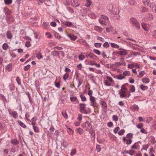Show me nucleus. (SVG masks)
<instances>
[{
  "instance_id": "nucleus-1",
  "label": "nucleus",
  "mask_w": 156,
  "mask_h": 156,
  "mask_svg": "<svg viewBox=\"0 0 156 156\" xmlns=\"http://www.w3.org/2000/svg\"><path fill=\"white\" fill-rule=\"evenodd\" d=\"M111 13L114 15H115L117 19H119L120 16L119 15V10L118 7H116L113 8L111 11Z\"/></svg>"
},
{
  "instance_id": "nucleus-2",
  "label": "nucleus",
  "mask_w": 156,
  "mask_h": 156,
  "mask_svg": "<svg viewBox=\"0 0 156 156\" xmlns=\"http://www.w3.org/2000/svg\"><path fill=\"white\" fill-rule=\"evenodd\" d=\"M130 23L135 26L136 29H139L140 28V25L137 20L134 18H132L130 19Z\"/></svg>"
},
{
  "instance_id": "nucleus-3",
  "label": "nucleus",
  "mask_w": 156,
  "mask_h": 156,
  "mask_svg": "<svg viewBox=\"0 0 156 156\" xmlns=\"http://www.w3.org/2000/svg\"><path fill=\"white\" fill-rule=\"evenodd\" d=\"M117 54L121 56L126 55L128 54V51L125 50L119 51H115L113 53V55H117Z\"/></svg>"
},
{
  "instance_id": "nucleus-4",
  "label": "nucleus",
  "mask_w": 156,
  "mask_h": 156,
  "mask_svg": "<svg viewBox=\"0 0 156 156\" xmlns=\"http://www.w3.org/2000/svg\"><path fill=\"white\" fill-rule=\"evenodd\" d=\"M126 92L119 90V95L120 97L121 98H123L126 97L129 98L130 96V95L127 96L126 93Z\"/></svg>"
},
{
  "instance_id": "nucleus-5",
  "label": "nucleus",
  "mask_w": 156,
  "mask_h": 156,
  "mask_svg": "<svg viewBox=\"0 0 156 156\" xmlns=\"http://www.w3.org/2000/svg\"><path fill=\"white\" fill-rule=\"evenodd\" d=\"M142 28L145 31H148L149 30L150 27V25L149 24H146L145 23H142Z\"/></svg>"
},
{
  "instance_id": "nucleus-6",
  "label": "nucleus",
  "mask_w": 156,
  "mask_h": 156,
  "mask_svg": "<svg viewBox=\"0 0 156 156\" xmlns=\"http://www.w3.org/2000/svg\"><path fill=\"white\" fill-rule=\"evenodd\" d=\"M8 112L9 114L11 116H12L13 118H16L18 116V114L16 112L13 111L12 112L11 109H8Z\"/></svg>"
},
{
  "instance_id": "nucleus-7",
  "label": "nucleus",
  "mask_w": 156,
  "mask_h": 156,
  "mask_svg": "<svg viewBox=\"0 0 156 156\" xmlns=\"http://www.w3.org/2000/svg\"><path fill=\"white\" fill-rule=\"evenodd\" d=\"M3 11L6 15V16H8L11 14V11L6 7L3 8Z\"/></svg>"
},
{
  "instance_id": "nucleus-8",
  "label": "nucleus",
  "mask_w": 156,
  "mask_h": 156,
  "mask_svg": "<svg viewBox=\"0 0 156 156\" xmlns=\"http://www.w3.org/2000/svg\"><path fill=\"white\" fill-rule=\"evenodd\" d=\"M87 127L86 129V131H89L90 130L92 129V125L88 121H86Z\"/></svg>"
},
{
  "instance_id": "nucleus-9",
  "label": "nucleus",
  "mask_w": 156,
  "mask_h": 156,
  "mask_svg": "<svg viewBox=\"0 0 156 156\" xmlns=\"http://www.w3.org/2000/svg\"><path fill=\"white\" fill-rule=\"evenodd\" d=\"M150 7L152 10L156 13V4L154 2L151 3L150 5Z\"/></svg>"
},
{
  "instance_id": "nucleus-10",
  "label": "nucleus",
  "mask_w": 156,
  "mask_h": 156,
  "mask_svg": "<svg viewBox=\"0 0 156 156\" xmlns=\"http://www.w3.org/2000/svg\"><path fill=\"white\" fill-rule=\"evenodd\" d=\"M138 142H136L131 147V148L132 149H139L140 148V145L138 144Z\"/></svg>"
},
{
  "instance_id": "nucleus-11",
  "label": "nucleus",
  "mask_w": 156,
  "mask_h": 156,
  "mask_svg": "<svg viewBox=\"0 0 156 156\" xmlns=\"http://www.w3.org/2000/svg\"><path fill=\"white\" fill-rule=\"evenodd\" d=\"M90 100L91 102L90 105L93 106H94L96 104V100L95 98L93 96L90 97Z\"/></svg>"
},
{
  "instance_id": "nucleus-12",
  "label": "nucleus",
  "mask_w": 156,
  "mask_h": 156,
  "mask_svg": "<svg viewBox=\"0 0 156 156\" xmlns=\"http://www.w3.org/2000/svg\"><path fill=\"white\" fill-rule=\"evenodd\" d=\"M153 16L152 14H148L145 17V18H146V19H145V20L147 21L151 20H152L153 19Z\"/></svg>"
},
{
  "instance_id": "nucleus-13",
  "label": "nucleus",
  "mask_w": 156,
  "mask_h": 156,
  "mask_svg": "<svg viewBox=\"0 0 156 156\" xmlns=\"http://www.w3.org/2000/svg\"><path fill=\"white\" fill-rule=\"evenodd\" d=\"M6 20L9 22H12L14 21L13 17L11 15V14L8 16H5Z\"/></svg>"
},
{
  "instance_id": "nucleus-14",
  "label": "nucleus",
  "mask_w": 156,
  "mask_h": 156,
  "mask_svg": "<svg viewBox=\"0 0 156 156\" xmlns=\"http://www.w3.org/2000/svg\"><path fill=\"white\" fill-rule=\"evenodd\" d=\"M5 69L9 72L12 71V64L9 63L7 64L6 66Z\"/></svg>"
},
{
  "instance_id": "nucleus-15",
  "label": "nucleus",
  "mask_w": 156,
  "mask_h": 156,
  "mask_svg": "<svg viewBox=\"0 0 156 156\" xmlns=\"http://www.w3.org/2000/svg\"><path fill=\"white\" fill-rule=\"evenodd\" d=\"M71 41H75L77 39V37L72 34H67V35Z\"/></svg>"
},
{
  "instance_id": "nucleus-16",
  "label": "nucleus",
  "mask_w": 156,
  "mask_h": 156,
  "mask_svg": "<svg viewBox=\"0 0 156 156\" xmlns=\"http://www.w3.org/2000/svg\"><path fill=\"white\" fill-rule=\"evenodd\" d=\"M139 107L138 105L136 104H134L131 107V109L134 111H137L139 109Z\"/></svg>"
},
{
  "instance_id": "nucleus-17",
  "label": "nucleus",
  "mask_w": 156,
  "mask_h": 156,
  "mask_svg": "<svg viewBox=\"0 0 156 156\" xmlns=\"http://www.w3.org/2000/svg\"><path fill=\"white\" fill-rule=\"evenodd\" d=\"M94 29L95 31H97L99 33H101L102 31V28L97 26H95L94 27Z\"/></svg>"
},
{
  "instance_id": "nucleus-18",
  "label": "nucleus",
  "mask_w": 156,
  "mask_h": 156,
  "mask_svg": "<svg viewBox=\"0 0 156 156\" xmlns=\"http://www.w3.org/2000/svg\"><path fill=\"white\" fill-rule=\"evenodd\" d=\"M37 119L36 117H33L31 119L30 122L31 123L32 125L34 126L36 124V121Z\"/></svg>"
},
{
  "instance_id": "nucleus-19",
  "label": "nucleus",
  "mask_w": 156,
  "mask_h": 156,
  "mask_svg": "<svg viewBox=\"0 0 156 156\" xmlns=\"http://www.w3.org/2000/svg\"><path fill=\"white\" fill-rule=\"evenodd\" d=\"M8 87L9 90L11 91L14 90L15 88V87L14 85V84L12 83H11L9 84Z\"/></svg>"
},
{
  "instance_id": "nucleus-20",
  "label": "nucleus",
  "mask_w": 156,
  "mask_h": 156,
  "mask_svg": "<svg viewBox=\"0 0 156 156\" xmlns=\"http://www.w3.org/2000/svg\"><path fill=\"white\" fill-rule=\"evenodd\" d=\"M11 142L12 144L14 145H17L19 144V141L16 139L12 140Z\"/></svg>"
},
{
  "instance_id": "nucleus-21",
  "label": "nucleus",
  "mask_w": 156,
  "mask_h": 156,
  "mask_svg": "<svg viewBox=\"0 0 156 156\" xmlns=\"http://www.w3.org/2000/svg\"><path fill=\"white\" fill-rule=\"evenodd\" d=\"M7 37L8 39H11L12 38V35L10 31H8L7 33Z\"/></svg>"
},
{
  "instance_id": "nucleus-22",
  "label": "nucleus",
  "mask_w": 156,
  "mask_h": 156,
  "mask_svg": "<svg viewBox=\"0 0 156 156\" xmlns=\"http://www.w3.org/2000/svg\"><path fill=\"white\" fill-rule=\"evenodd\" d=\"M86 56L87 58L93 59L96 56L93 53L90 52L88 54L86 55Z\"/></svg>"
},
{
  "instance_id": "nucleus-23",
  "label": "nucleus",
  "mask_w": 156,
  "mask_h": 156,
  "mask_svg": "<svg viewBox=\"0 0 156 156\" xmlns=\"http://www.w3.org/2000/svg\"><path fill=\"white\" fill-rule=\"evenodd\" d=\"M51 55L54 56L58 57L59 55V53L58 51H54L52 52Z\"/></svg>"
},
{
  "instance_id": "nucleus-24",
  "label": "nucleus",
  "mask_w": 156,
  "mask_h": 156,
  "mask_svg": "<svg viewBox=\"0 0 156 156\" xmlns=\"http://www.w3.org/2000/svg\"><path fill=\"white\" fill-rule=\"evenodd\" d=\"M88 16L92 19H95L97 16L95 13L92 12L88 14Z\"/></svg>"
},
{
  "instance_id": "nucleus-25",
  "label": "nucleus",
  "mask_w": 156,
  "mask_h": 156,
  "mask_svg": "<svg viewBox=\"0 0 156 156\" xmlns=\"http://www.w3.org/2000/svg\"><path fill=\"white\" fill-rule=\"evenodd\" d=\"M71 5L73 6L76 7L79 6V4L78 3H76V2L74 0H73V1H71Z\"/></svg>"
},
{
  "instance_id": "nucleus-26",
  "label": "nucleus",
  "mask_w": 156,
  "mask_h": 156,
  "mask_svg": "<svg viewBox=\"0 0 156 156\" xmlns=\"http://www.w3.org/2000/svg\"><path fill=\"white\" fill-rule=\"evenodd\" d=\"M101 17L102 19L105 21L106 23H108V18L106 16L104 15H102L101 16Z\"/></svg>"
},
{
  "instance_id": "nucleus-27",
  "label": "nucleus",
  "mask_w": 156,
  "mask_h": 156,
  "mask_svg": "<svg viewBox=\"0 0 156 156\" xmlns=\"http://www.w3.org/2000/svg\"><path fill=\"white\" fill-rule=\"evenodd\" d=\"M88 132L92 136V139L94 140L95 139V132L94 131H91V130H90V131Z\"/></svg>"
},
{
  "instance_id": "nucleus-28",
  "label": "nucleus",
  "mask_w": 156,
  "mask_h": 156,
  "mask_svg": "<svg viewBox=\"0 0 156 156\" xmlns=\"http://www.w3.org/2000/svg\"><path fill=\"white\" fill-rule=\"evenodd\" d=\"M128 85V84L127 83L123 84L121 87V89L120 90L127 92L128 90L127 88L126 87L125 85Z\"/></svg>"
},
{
  "instance_id": "nucleus-29",
  "label": "nucleus",
  "mask_w": 156,
  "mask_h": 156,
  "mask_svg": "<svg viewBox=\"0 0 156 156\" xmlns=\"http://www.w3.org/2000/svg\"><path fill=\"white\" fill-rule=\"evenodd\" d=\"M91 4L92 2L90 0H86V2L85 4V6L87 7H89L91 5Z\"/></svg>"
},
{
  "instance_id": "nucleus-30",
  "label": "nucleus",
  "mask_w": 156,
  "mask_h": 156,
  "mask_svg": "<svg viewBox=\"0 0 156 156\" xmlns=\"http://www.w3.org/2000/svg\"><path fill=\"white\" fill-rule=\"evenodd\" d=\"M149 139L150 141L152 144H154L156 142L154 137L153 136H150Z\"/></svg>"
},
{
  "instance_id": "nucleus-31",
  "label": "nucleus",
  "mask_w": 156,
  "mask_h": 156,
  "mask_svg": "<svg viewBox=\"0 0 156 156\" xmlns=\"http://www.w3.org/2000/svg\"><path fill=\"white\" fill-rule=\"evenodd\" d=\"M142 81L143 83H148L150 82L149 79L147 77L143 78L142 79Z\"/></svg>"
},
{
  "instance_id": "nucleus-32",
  "label": "nucleus",
  "mask_w": 156,
  "mask_h": 156,
  "mask_svg": "<svg viewBox=\"0 0 156 156\" xmlns=\"http://www.w3.org/2000/svg\"><path fill=\"white\" fill-rule=\"evenodd\" d=\"M140 10L142 12H148V9L146 7H143L140 9Z\"/></svg>"
},
{
  "instance_id": "nucleus-33",
  "label": "nucleus",
  "mask_w": 156,
  "mask_h": 156,
  "mask_svg": "<svg viewBox=\"0 0 156 156\" xmlns=\"http://www.w3.org/2000/svg\"><path fill=\"white\" fill-rule=\"evenodd\" d=\"M110 44H111V46L113 48H118L119 47L118 45L115 43H111Z\"/></svg>"
},
{
  "instance_id": "nucleus-34",
  "label": "nucleus",
  "mask_w": 156,
  "mask_h": 156,
  "mask_svg": "<svg viewBox=\"0 0 156 156\" xmlns=\"http://www.w3.org/2000/svg\"><path fill=\"white\" fill-rule=\"evenodd\" d=\"M67 130L68 133L70 134H73L74 133V131L71 129L68 128L67 126Z\"/></svg>"
},
{
  "instance_id": "nucleus-35",
  "label": "nucleus",
  "mask_w": 156,
  "mask_h": 156,
  "mask_svg": "<svg viewBox=\"0 0 156 156\" xmlns=\"http://www.w3.org/2000/svg\"><path fill=\"white\" fill-rule=\"evenodd\" d=\"M18 124L22 127L23 128H26V126L23 122L20 120H18Z\"/></svg>"
},
{
  "instance_id": "nucleus-36",
  "label": "nucleus",
  "mask_w": 156,
  "mask_h": 156,
  "mask_svg": "<svg viewBox=\"0 0 156 156\" xmlns=\"http://www.w3.org/2000/svg\"><path fill=\"white\" fill-rule=\"evenodd\" d=\"M80 112L85 114H87L88 113V111L85 108L80 109Z\"/></svg>"
},
{
  "instance_id": "nucleus-37",
  "label": "nucleus",
  "mask_w": 156,
  "mask_h": 156,
  "mask_svg": "<svg viewBox=\"0 0 156 156\" xmlns=\"http://www.w3.org/2000/svg\"><path fill=\"white\" fill-rule=\"evenodd\" d=\"M140 87L143 91L147 90L148 88L147 86H144L143 84L141 85L140 86Z\"/></svg>"
},
{
  "instance_id": "nucleus-38",
  "label": "nucleus",
  "mask_w": 156,
  "mask_h": 156,
  "mask_svg": "<svg viewBox=\"0 0 156 156\" xmlns=\"http://www.w3.org/2000/svg\"><path fill=\"white\" fill-rule=\"evenodd\" d=\"M116 78L118 80H122L124 79L125 77L122 74H120L117 76Z\"/></svg>"
},
{
  "instance_id": "nucleus-39",
  "label": "nucleus",
  "mask_w": 156,
  "mask_h": 156,
  "mask_svg": "<svg viewBox=\"0 0 156 156\" xmlns=\"http://www.w3.org/2000/svg\"><path fill=\"white\" fill-rule=\"evenodd\" d=\"M66 9L71 14H72L74 12L73 10L70 7L67 6Z\"/></svg>"
},
{
  "instance_id": "nucleus-40",
  "label": "nucleus",
  "mask_w": 156,
  "mask_h": 156,
  "mask_svg": "<svg viewBox=\"0 0 156 156\" xmlns=\"http://www.w3.org/2000/svg\"><path fill=\"white\" fill-rule=\"evenodd\" d=\"M4 1L5 4L9 5L12 3V0H4Z\"/></svg>"
},
{
  "instance_id": "nucleus-41",
  "label": "nucleus",
  "mask_w": 156,
  "mask_h": 156,
  "mask_svg": "<svg viewBox=\"0 0 156 156\" xmlns=\"http://www.w3.org/2000/svg\"><path fill=\"white\" fill-rule=\"evenodd\" d=\"M79 105V109L85 108H86V105L84 103H80Z\"/></svg>"
},
{
  "instance_id": "nucleus-42",
  "label": "nucleus",
  "mask_w": 156,
  "mask_h": 156,
  "mask_svg": "<svg viewBox=\"0 0 156 156\" xmlns=\"http://www.w3.org/2000/svg\"><path fill=\"white\" fill-rule=\"evenodd\" d=\"M129 90L132 92L133 93L135 92V89L134 86L133 85H131L130 86L129 88Z\"/></svg>"
},
{
  "instance_id": "nucleus-43",
  "label": "nucleus",
  "mask_w": 156,
  "mask_h": 156,
  "mask_svg": "<svg viewBox=\"0 0 156 156\" xmlns=\"http://www.w3.org/2000/svg\"><path fill=\"white\" fill-rule=\"evenodd\" d=\"M123 76H130V73L129 71H126L123 72Z\"/></svg>"
},
{
  "instance_id": "nucleus-44",
  "label": "nucleus",
  "mask_w": 156,
  "mask_h": 156,
  "mask_svg": "<svg viewBox=\"0 0 156 156\" xmlns=\"http://www.w3.org/2000/svg\"><path fill=\"white\" fill-rule=\"evenodd\" d=\"M129 4L131 5H133L135 3V0H127Z\"/></svg>"
},
{
  "instance_id": "nucleus-45",
  "label": "nucleus",
  "mask_w": 156,
  "mask_h": 156,
  "mask_svg": "<svg viewBox=\"0 0 156 156\" xmlns=\"http://www.w3.org/2000/svg\"><path fill=\"white\" fill-rule=\"evenodd\" d=\"M8 45L6 43H4L2 46L3 49L5 50H6L8 48Z\"/></svg>"
},
{
  "instance_id": "nucleus-46",
  "label": "nucleus",
  "mask_w": 156,
  "mask_h": 156,
  "mask_svg": "<svg viewBox=\"0 0 156 156\" xmlns=\"http://www.w3.org/2000/svg\"><path fill=\"white\" fill-rule=\"evenodd\" d=\"M62 115L66 119L68 118V117L66 112L65 111H63L62 113Z\"/></svg>"
},
{
  "instance_id": "nucleus-47",
  "label": "nucleus",
  "mask_w": 156,
  "mask_h": 156,
  "mask_svg": "<svg viewBox=\"0 0 156 156\" xmlns=\"http://www.w3.org/2000/svg\"><path fill=\"white\" fill-rule=\"evenodd\" d=\"M64 24L67 26L70 27L72 26L73 24L72 22H69V21H66L64 23Z\"/></svg>"
},
{
  "instance_id": "nucleus-48",
  "label": "nucleus",
  "mask_w": 156,
  "mask_h": 156,
  "mask_svg": "<svg viewBox=\"0 0 156 156\" xmlns=\"http://www.w3.org/2000/svg\"><path fill=\"white\" fill-rule=\"evenodd\" d=\"M61 145L64 147H67L68 146V144L66 141L63 140V142L61 143Z\"/></svg>"
},
{
  "instance_id": "nucleus-49",
  "label": "nucleus",
  "mask_w": 156,
  "mask_h": 156,
  "mask_svg": "<svg viewBox=\"0 0 156 156\" xmlns=\"http://www.w3.org/2000/svg\"><path fill=\"white\" fill-rule=\"evenodd\" d=\"M145 74L144 71H140L139 73V75L137 76L138 77H141L143 76Z\"/></svg>"
},
{
  "instance_id": "nucleus-50",
  "label": "nucleus",
  "mask_w": 156,
  "mask_h": 156,
  "mask_svg": "<svg viewBox=\"0 0 156 156\" xmlns=\"http://www.w3.org/2000/svg\"><path fill=\"white\" fill-rule=\"evenodd\" d=\"M80 96L82 101H86V98L84 95L81 94Z\"/></svg>"
},
{
  "instance_id": "nucleus-51",
  "label": "nucleus",
  "mask_w": 156,
  "mask_h": 156,
  "mask_svg": "<svg viewBox=\"0 0 156 156\" xmlns=\"http://www.w3.org/2000/svg\"><path fill=\"white\" fill-rule=\"evenodd\" d=\"M33 128L34 131L36 132H38L39 131V128L37 126L34 125L33 126Z\"/></svg>"
},
{
  "instance_id": "nucleus-52",
  "label": "nucleus",
  "mask_w": 156,
  "mask_h": 156,
  "mask_svg": "<svg viewBox=\"0 0 156 156\" xmlns=\"http://www.w3.org/2000/svg\"><path fill=\"white\" fill-rule=\"evenodd\" d=\"M152 120V118L151 117H147L146 120V122L147 123H150Z\"/></svg>"
},
{
  "instance_id": "nucleus-53",
  "label": "nucleus",
  "mask_w": 156,
  "mask_h": 156,
  "mask_svg": "<svg viewBox=\"0 0 156 156\" xmlns=\"http://www.w3.org/2000/svg\"><path fill=\"white\" fill-rule=\"evenodd\" d=\"M150 2V0H143V2L145 5L148 6L149 5Z\"/></svg>"
},
{
  "instance_id": "nucleus-54",
  "label": "nucleus",
  "mask_w": 156,
  "mask_h": 156,
  "mask_svg": "<svg viewBox=\"0 0 156 156\" xmlns=\"http://www.w3.org/2000/svg\"><path fill=\"white\" fill-rule=\"evenodd\" d=\"M125 132V130L124 129H122L120 130L118 132V134L119 135H123Z\"/></svg>"
},
{
  "instance_id": "nucleus-55",
  "label": "nucleus",
  "mask_w": 156,
  "mask_h": 156,
  "mask_svg": "<svg viewBox=\"0 0 156 156\" xmlns=\"http://www.w3.org/2000/svg\"><path fill=\"white\" fill-rule=\"evenodd\" d=\"M93 52L96 54L99 55L101 54L100 51L98 49H94L93 50Z\"/></svg>"
},
{
  "instance_id": "nucleus-56",
  "label": "nucleus",
  "mask_w": 156,
  "mask_h": 156,
  "mask_svg": "<svg viewBox=\"0 0 156 156\" xmlns=\"http://www.w3.org/2000/svg\"><path fill=\"white\" fill-rule=\"evenodd\" d=\"M149 147V145L147 144L144 145H143V148L141 149V151L143 150H147Z\"/></svg>"
},
{
  "instance_id": "nucleus-57",
  "label": "nucleus",
  "mask_w": 156,
  "mask_h": 156,
  "mask_svg": "<svg viewBox=\"0 0 156 156\" xmlns=\"http://www.w3.org/2000/svg\"><path fill=\"white\" fill-rule=\"evenodd\" d=\"M85 58V56L81 54L79 55L78 57V58L81 61L83 60Z\"/></svg>"
},
{
  "instance_id": "nucleus-58",
  "label": "nucleus",
  "mask_w": 156,
  "mask_h": 156,
  "mask_svg": "<svg viewBox=\"0 0 156 156\" xmlns=\"http://www.w3.org/2000/svg\"><path fill=\"white\" fill-rule=\"evenodd\" d=\"M76 152V149H74L71 151V152L70 153V155L71 156H73L74 154H75Z\"/></svg>"
},
{
  "instance_id": "nucleus-59",
  "label": "nucleus",
  "mask_w": 156,
  "mask_h": 156,
  "mask_svg": "<svg viewBox=\"0 0 156 156\" xmlns=\"http://www.w3.org/2000/svg\"><path fill=\"white\" fill-rule=\"evenodd\" d=\"M54 35L55 37L58 39H59L61 38V37L60 36L59 34L57 32L55 33Z\"/></svg>"
},
{
  "instance_id": "nucleus-60",
  "label": "nucleus",
  "mask_w": 156,
  "mask_h": 156,
  "mask_svg": "<svg viewBox=\"0 0 156 156\" xmlns=\"http://www.w3.org/2000/svg\"><path fill=\"white\" fill-rule=\"evenodd\" d=\"M30 66L29 64H28L26 66H25L23 70L25 71H27L30 69Z\"/></svg>"
},
{
  "instance_id": "nucleus-61",
  "label": "nucleus",
  "mask_w": 156,
  "mask_h": 156,
  "mask_svg": "<svg viewBox=\"0 0 156 156\" xmlns=\"http://www.w3.org/2000/svg\"><path fill=\"white\" fill-rule=\"evenodd\" d=\"M102 44L101 43H95L94 44V46L97 48H99L101 47Z\"/></svg>"
},
{
  "instance_id": "nucleus-62",
  "label": "nucleus",
  "mask_w": 156,
  "mask_h": 156,
  "mask_svg": "<svg viewBox=\"0 0 156 156\" xmlns=\"http://www.w3.org/2000/svg\"><path fill=\"white\" fill-rule=\"evenodd\" d=\"M96 149L98 152H100L101 149V146L99 145H97L96 146Z\"/></svg>"
},
{
  "instance_id": "nucleus-63",
  "label": "nucleus",
  "mask_w": 156,
  "mask_h": 156,
  "mask_svg": "<svg viewBox=\"0 0 156 156\" xmlns=\"http://www.w3.org/2000/svg\"><path fill=\"white\" fill-rule=\"evenodd\" d=\"M77 132L80 134H82L83 132V130L81 128L77 129Z\"/></svg>"
},
{
  "instance_id": "nucleus-64",
  "label": "nucleus",
  "mask_w": 156,
  "mask_h": 156,
  "mask_svg": "<svg viewBox=\"0 0 156 156\" xmlns=\"http://www.w3.org/2000/svg\"><path fill=\"white\" fill-rule=\"evenodd\" d=\"M99 22L102 25H105V23H106L105 21L102 20V19H101L99 20Z\"/></svg>"
}]
</instances>
